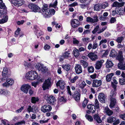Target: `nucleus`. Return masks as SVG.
<instances>
[{
    "label": "nucleus",
    "instance_id": "obj_28",
    "mask_svg": "<svg viewBox=\"0 0 125 125\" xmlns=\"http://www.w3.org/2000/svg\"><path fill=\"white\" fill-rule=\"evenodd\" d=\"M73 53L76 57H78L80 55L78 50L75 48L73 50Z\"/></svg>",
    "mask_w": 125,
    "mask_h": 125
},
{
    "label": "nucleus",
    "instance_id": "obj_6",
    "mask_svg": "<svg viewBox=\"0 0 125 125\" xmlns=\"http://www.w3.org/2000/svg\"><path fill=\"white\" fill-rule=\"evenodd\" d=\"M107 121L109 123H113L114 125H116L119 124L120 123V120L119 119L116 120L115 117L112 116L108 117L107 118Z\"/></svg>",
    "mask_w": 125,
    "mask_h": 125
},
{
    "label": "nucleus",
    "instance_id": "obj_35",
    "mask_svg": "<svg viewBox=\"0 0 125 125\" xmlns=\"http://www.w3.org/2000/svg\"><path fill=\"white\" fill-rule=\"evenodd\" d=\"M80 63L84 68L86 67L88 65L86 61L83 60H81L80 61Z\"/></svg>",
    "mask_w": 125,
    "mask_h": 125
},
{
    "label": "nucleus",
    "instance_id": "obj_29",
    "mask_svg": "<svg viewBox=\"0 0 125 125\" xmlns=\"http://www.w3.org/2000/svg\"><path fill=\"white\" fill-rule=\"evenodd\" d=\"M114 75L113 73H112L109 74L107 75L106 76V80L108 82L110 81L112 79V78L113 76Z\"/></svg>",
    "mask_w": 125,
    "mask_h": 125
},
{
    "label": "nucleus",
    "instance_id": "obj_24",
    "mask_svg": "<svg viewBox=\"0 0 125 125\" xmlns=\"http://www.w3.org/2000/svg\"><path fill=\"white\" fill-rule=\"evenodd\" d=\"M104 112L109 116H111L113 113V111L110 110L108 107H104Z\"/></svg>",
    "mask_w": 125,
    "mask_h": 125
},
{
    "label": "nucleus",
    "instance_id": "obj_31",
    "mask_svg": "<svg viewBox=\"0 0 125 125\" xmlns=\"http://www.w3.org/2000/svg\"><path fill=\"white\" fill-rule=\"evenodd\" d=\"M123 5V3H119L117 2H115L113 3L112 6L118 7L122 6Z\"/></svg>",
    "mask_w": 125,
    "mask_h": 125
},
{
    "label": "nucleus",
    "instance_id": "obj_8",
    "mask_svg": "<svg viewBox=\"0 0 125 125\" xmlns=\"http://www.w3.org/2000/svg\"><path fill=\"white\" fill-rule=\"evenodd\" d=\"M31 88V87L29 84H23L21 87V90L24 93L27 94L28 90Z\"/></svg>",
    "mask_w": 125,
    "mask_h": 125
},
{
    "label": "nucleus",
    "instance_id": "obj_39",
    "mask_svg": "<svg viewBox=\"0 0 125 125\" xmlns=\"http://www.w3.org/2000/svg\"><path fill=\"white\" fill-rule=\"evenodd\" d=\"M94 104L95 106L96 109H98L99 108L100 106L99 102L97 99H95V100Z\"/></svg>",
    "mask_w": 125,
    "mask_h": 125
},
{
    "label": "nucleus",
    "instance_id": "obj_33",
    "mask_svg": "<svg viewBox=\"0 0 125 125\" xmlns=\"http://www.w3.org/2000/svg\"><path fill=\"white\" fill-rule=\"evenodd\" d=\"M39 100V99L38 97H33L31 98V102L32 103L35 104Z\"/></svg>",
    "mask_w": 125,
    "mask_h": 125
},
{
    "label": "nucleus",
    "instance_id": "obj_4",
    "mask_svg": "<svg viewBox=\"0 0 125 125\" xmlns=\"http://www.w3.org/2000/svg\"><path fill=\"white\" fill-rule=\"evenodd\" d=\"M5 80H6V82L3 83L2 84L3 87L8 88L9 86H11L14 83V81L13 79L11 78H7Z\"/></svg>",
    "mask_w": 125,
    "mask_h": 125
},
{
    "label": "nucleus",
    "instance_id": "obj_44",
    "mask_svg": "<svg viewBox=\"0 0 125 125\" xmlns=\"http://www.w3.org/2000/svg\"><path fill=\"white\" fill-rule=\"evenodd\" d=\"M88 102V100L86 98H85L82 103V106L83 108H85L87 105Z\"/></svg>",
    "mask_w": 125,
    "mask_h": 125
},
{
    "label": "nucleus",
    "instance_id": "obj_46",
    "mask_svg": "<svg viewBox=\"0 0 125 125\" xmlns=\"http://www.w3.org/2000/svg\"><path fill=\"white\" fill-rule=\"evenodd\" d=\"M116 52L114 50H112L111 51L110 56L112 57H114L116 55Z\"/></svg>",
    "mask_w": 125,
    "mask_h": 125
},
{
    "label": "nucleus",
    "instance_id": "obj_54",
    "mask_svg": "<svg viewBox=\"0 0 125 125\" xmlns=\"http://www.w3.org/2000/svg\"><path fill=\"white\" fill-rule=\"evenodd\" d=\"M98 46V44L96 42H94L92 45V49H95Z\"/></svg>",
    "mask_w": 125,
    "mask_h": 125
},
{
    "label": "nucleus",
    "instance_id": "obj_17",
    "mask_svg": "<svg viewBox=\"0 0 125 125\" xmlns=\"http://www.w3.org/2000/svg\"><path fill=\"white\" fill-rule=\"evenodd\" d=\"M98 98L99 100L102 103H105L106 99L105 95L102 93H99L98 96Z\"/></svg>",
    "mask_w": 125,
    "mask_h": 125
},
{
    "label": "nucleus",
    "instance_id": "obj_9",
    "mask_svg": "<svg viewBox=\"0 0 125 125\" xmlns=\"http://www.w3.org/2000/svg\"><path fill=\"white\" fill-rule=\"evenodd\" d=\"M51 80V78H49L45 81L42 86V87L44 90H45L48 89V87L50 86L51 84L50 81Z\"/></svg>",
    "mask_w": 125,
    "mask_h": 125
},
{
    "label": "nucleus",
    "instance_id": "obj_21",
    "mask_svg": "<svg viewBox=\"0 0 125 125\" xmlns=\"http://www.w3.org/2000/svg\"><path fill=\"white\" fill-rule=\"evenodd\" d=\"M118 68L120 70H125V62H119L118 64Z\"/></svg>",
    "mask_w": 125,
    "mask_h": 125
},
{
    "label": "nucleus",
    "instance_id": "obj_10",
    "mask_svg": "<svg viewBox=\"0 0 125 125\" xmlns=\"http://www.w3.org/2000/svg\"><path fill=\"white\" fill-rule=\"evenodd\" d=\"M11 2L13 4L17 7L21 6L24 3L23 0H11Z\"/></svg>",
    "mask_w": 125,
    "mask_h": 125
},
{
    "label": "nucleus",
    "instance_id": "obj_18",
    "mask_svg": "<svg viewBox=\"0 0 125 125\" xmlns=\"http://www.w3.org/2000/svg\"><path fill=\"white\" fill-rule=\"evenodd\" d=\"M87 56L92 61H95L98 59V56L97 55L94 53L91 52L89 53Z\"/></svg>",
    "mask_w": 125,
    "mask_h": 125
},
{
    "label": "nucleus",
    "instance_id": "obj_63",
    "mask_svg": "<svg viewBox=\"0 0 125 125\" xmlns=\"http://www.w3.org/2000/svg\"><path fill=\"white\" fill-rule=\"evenodd\" d=\"M50 48V46L46 44L44 47V49L46 50H48Z\"/></svg>",
    "mask_w": 125,
    "mask_h": 125
},
{
    "label": "nucleus",
    "instance_id": "obj_12",
    "mask_svg": "<svg viewBox=\"0 0 125 125\" xmlns=\"http://www.w3.org/2000/svg\"><path fill=\"white\" fill-rule=\"evenodd\" d=\"M93 18L90 17H88L86 18V21L87 22L91 23H94L97 22L98 21V17L96 15H94L93 17Z\"/></svg>",
    "mask_w": 125,
    "mask_h": 125
},
{
    "label": "nucleus",
    "instance_id": "obj_1",
    "mask_svg": "<svg viewBox=\"0 0 125 125\" xmlns=\"http://www.w3.org/2000/svg\"><path fill=\"white\" fill-rule=\"evenodd\" d=\"M38 76L37 72L35 71L31 70L27 72L25 75L26 79L31 80H34Z\"/></svg>",
    "mask_w": 125,
    "mask_h": 125
},
{
    "label": "nucleus",
    "instance_id": "obj_20",
    "mask_svg": "<svg viewBox=\"0 0 125 125\" xmlns=\"http://www.w3.org/2000/svg\"><path fill=\"white\" fill-rule=\"evenodd\" d=\"M75 69L76 73L78 74H80L82 72V70L81 66L79 64H77L76 65Z\"/></svg>",
    "mask_w": 125,
    "mask_h": 125
},
{
    "label": "nucleus",
    "instance_id": "obj_61",
    "mask_svg": "<svg viewBox=\"0 0 125 125\" xmlns=\"http://www.w3.org/2000/svg\"><path fill=\"white\" fill-rule=\"evenodd\" d=\"M73 42L74 44H78L79 43V42L75 38H73Z\"/></svg>",
    "mask_w": 125,
    "mask_h": 125
},
{
    "label": "nucleus",
    "instance_id": "obj_5",
    "mask_svg": "<svg viewBox=\"0 0 125 125\" xmlns=\"http://www.w3.org/2000/svg\"><path fill=\"white\" fill-rule=\"evenodd\" d=\"M45 99L47 102L49 104H51L53 105L54 104L56 101L55 97L52 95H47Z\"/></svg>",
    "mask_w": 125,
    "mask_h": 125
},
{
    "label": "nucleus",
    "instance_id": "obj_48",
    "mask_svg": "<svg viewBox=\"0 0 125 125\" xmlns=\"http://www.w3.org/2000/svg\"><path fill=\"white\" fill-rule=\"evenodd\" d=\"M42 65V64L38 63L36 65L35 67L37 69L40 71V70L41 69V68Z\"/></svg>",
    "mask_w": 125,
    "mask_h": 125
},
{
    "label": "nucleus",
    "instance_id": "obj_15",
    "mask_svg": "<svg viewBox=\"0 0 125 125\" xmlns=\"http://www.w3.org/2000/svg\"><path fill=\"white\" fill-rule=\"evenodd\" d=\"M102 84V81L101 80H94L92 83V86L93 87H97L100 86Z\"/></svg>",
    "mask_w": 125,
    "mask_h": 125
},
{
    "label": "nucleus",
    "instance_id": "obj_13",
    "mask_svg": "<svg viewBox=\"0 0 125 125\" xmlns=\"http://www.w3.org/2000/svg\"><path fill=\"white\" fill-rule=\"evenodd\" d=\"M104 61L103 60L97 61L95 65V68L97 70L100 69L102 67Z\"/></svg>",
    "mask_w": 125,
    "mask_h": 125
},
{
    "label": "nucleus",
    "instance_id": "obj_45",
    "mask_svg": "<svg viewBox=\"0 0 125 125\" xmlns=\"http://www.w3.org/2000/svg\"><path fill=\"white\" fill-rule=\"evenodd\" d=\"M108 5V4L107 2H105L102 3L100 6L101 8L102 9H104L107 7Z\"/></svg>",
    "mask_w": 125,
    "mask_h": 125
},
{
    "label": "nucleus",
    "instance_id": "obj_50",
    "mask_svg": "<svg viewBox=\"0 0 125 125\" xmlns=\"http://www.w3.org/2000/svg\"><path fill=\"white\" fill-rule=\"evenodd\" d=\"M123 39V38L122 37H118L116 41L118 43H121Z\"/></svg>",
    "mask_w": 125,
    "mask_h": 125
},
{
    "label": "nucleus",
    "instance_id": "obj_7",
    "mask_svg": "<svg viewBox=\"0 0 125 125\" xmlns=\"http://www.w3.org/2000/svg\"><path fill=\"white\" fill-rule=\"evenodd\" d=\"M28 7L33 11L35 12H39L40 10V7L35 4H29L28 5Z\"/></svg>",
    "mask_w": 125,
    "mask_h": 125
},
{
    "label": "nucleus",
    "instance_id": "obj_11",
    "mask_svg": "<svg viewBox=\"0 0 125 125\" xmlns=\"http://www.w3.org/2000/svg\"><path fill=\"white\" fill-rule=\"evenodd\" d=\"M52 109V107L48 104L42 106L41 108V111L44 113L50 111Z\"/></svg>",
    "mask_w": 125,
    "mask_h": 125
},
{
    "label": "nucleus",
    "instance_id": "obj_60",
    "mask_svg": "<svg viewBox=\"0 0 125 125\" xmlns=\"http://www.w3.org/2000/svg\"><path fill=\"white\" fill-rule=\"evenodd\" d=\"M33 110L34 113H35L36 112L38 111V108L36 105H33Z\"/></svg>",
    "mask_w": 125,
    "mask_h": 125
},
{
    "label": "nucleus",
    "instance_id": "obj_55",
    "mask_svg": "<svg viewBox=\"0 0 125 125\" xmlns=\"http://www.w3.org/2000/svg\"><path fill=\"white\" fill-rule=\"evenodd\" d=\"M49 13H51V15H54L55 12V11L53 9H50L49 10Z\"/></svg>",
    "mask_w": 125,
    "mask_h": 125
},
{
    "label": "nucleus",
    "instance_id": "obj_16",
    "mask_svg": "<svg viewBox=\"0 0 125 125\" xmlns=\"http://www.w3.org/2000/svg\"><path fill=\"white\" fill-rule=\"evenodd\" d=\"M8 71L7 69L6 68H4L2 74V76L3 77L1 79L2 81H4L6 78H8Z\"/></svg>",
    "mask_w": 125,
    "mask_h": 125
},
{
    "label": "nucleus",
    "instance_id": "obj_59",
    "mask_svg": "<svg viewBox=\"0 0 125 125\" xmlns=\"http://www.w3.org/2000/svg\"><path fill=\"white\" fill-rule=\"evenodd\" d=\"M90 77L92 79H95L97 78V76L96 73H94L93 74L90 75Z\"/></svg>",
    "mask_w": 125,
    "mask_h": 125
},
{
    "label": "nucleus",
    "instance_id": "obj_32",
    "mask_svg": "<svg viewBox=\"0 0 125 125\" xmlns=\"http://www.w3.org/2000/svg\"><path fill=\"white\" fill-rule=\"evenodd\" d=\"M62 67L67 71H68L70 69L71 65L69 64L63 65L62 66Z\"/></svg>",
    "mask_w": 125,
    "mask_h": 125
},
{
    "label": "nucleus",
    "instance_id": "obj_22",
    "mask_svg": "<svg viewBox=\"0 0 125 125\" xmlns=\"http://www.w3.org/2000/svg\"><path fill=\"white\" fill-rule=\"evenodd\" d=\"M107 42V40L106 39H102L100 42L99 46H101V45L102 47L104 48H105L107 47V45L105 44Z\"/></svg>",
    "mask_w": 125,
    "mask_h": 125
},
{
    "label": "nucleus",
    "instance_id": "obj_43",
    "mask_svg": "<svg viewBox=\"0 0 125 125\" xmlns=\"http://www.w3.org/2000/svg\"><path fill=\"white\" fill-rule=\"evenodd\" d=\"M117 59L119 61V62H121L124 61L123 55H118L117 57Z\"/></svg>",
    "mask_w": 125,
    "mask_h": 125
},
{
    "label": "nucleus",
    "instance_id": "obj_36",
    "mask_svg": "<svg viewBox=\"0 0 125 125\" xmlns=\"http://www.w3.org/2000/svg\"><path fill=\"white\" fill-rule=\"evenodd\" d=\"M40 71H41L43 73H45L46 71H49V69L48 68H47L46 67H44L43 65L41 67Z\"/></svg>",
    "mask_w": 125,
    "mask_h": 125
},
{
    "label": "nucleus",
    "instance_id": "obj_19",
    "mask_svg": "<svg viewBox=\"0 0 125 125\" xmlns=\"http://www.w3.org/2000/svg\"><path fill=\"white\" fill-rule=\"evenodd\" d=\"M73 96V98L77 102H78L79 101L80 94L79 92L77 91H75Z\"/></svg>",
    "mask_w": 125,
    "mask_h": 125
},
{
    "label": "nucleus",
    "instance_id": "obj_2",
    "mask_svg": "<svg viewBox=\"0 0 125 125\" xmlns=\"http://www.w3.org/2000/svg\"><path fill=\"white\" fill-rule=\"evenodd\" d=\"M48 7V5L45 4L43 5L42 9V14L45 18H48L51 17V13L49 12Z\"/></svg>",
    "mask_w": 125,
    "mask_h": 125
},
{
    "label": "nucleus",
    "instance_id": "obj_52",
    "mask_svg": "<svg viewBox=\"0 0 125 125\" xmlns=\"http://www.w3.org/2000/svg\"><path fill=\"white\" fill-rule=\"evenodd\" d=\"M78 78V76H75L71 80V82L72 83H74Z\"/></svg>",
    "mask_w": 125,
    "mask_h": 125
},
{
    "label": "nucleus",
    "instance_id": "obj_56",
    "mask_svg": "<svg viewBox=\"0 0 125 125\" xmlns=\"http://www.w3.org/2000/svg\"><path fill=\"white\" fill-rule=\"evenodd\" d=\"M86 84L84 81H83L80 84V88L82 89H83L86 85Z\"/></svg>",
    "mask_w": 125,
    "mask_h": 125
},
{
    "label": "nucleus",
    "instance_id": "obj_27",
    "mask_svg": "<svg viewBox=\"0 0 125 125\" xmlns=\"http://www.w3.org/2000/svg\"><path fill=\"white\" fill-rule=\"evenodd\" d=\"M87 108L90 110L92 113H94L95 110V106L93 105L90 104L87 106Z\"/></svg>",
    "mask_w": 125,
    "mask_h": 125
},
{
    "label": "nucleus",
    "instance_id": "obj_62",
    "mask_svg": "<svg viewBox=\"0 0 125 125\" xmlns=\"http://www.w3.org/2000/svg\"><path fill=\"white\" fill-rule=\"evenodd\" d=\"M123 29L122 26L121 24H119L117 27V29L119 31H121Z\"/></svg>",
    "mask_w": 125,
    "mask_h": 125
},
{
    "label": "nucleus",
    "instance_id": "obj_26",
    "mask_svg": "<svg viewBox=\"0 0 125 125\" xmlns=\"http://www.w3.org/2000/svg\"><path fill=\"white\" fill-rule=\"evenodd\" d=\"M93 118L94 120L98 123H100L102 122L100 117L99 116L98 114L94 115L93 116Z\"/></svg>",
    "mask_w": 125,
    "mask_h": 125
},
{
    "label": "nucleus",
    "instance_id": "obj_40",
    "mask_svg": "<svg viewBox=\"0 0 125 125\" xmlns=\"http://www.w3.org/2000/svg\"><path fill=\"white\" fill-rule=\"evenodd\" d=\"M27 111L29 113H30V112H31L34 113V110H33V106L31 107V106H29L28 107L27 109Z\"/></svg>",
    "mask_w": 125,
    "mask_h": 125
},
{
    "label": "nucleus",
    "instance_id": "obj_14",
    "mask_svg": "<svg viewBox=\"0 0 125 125\" xmlns=\"http://www.w3.org/2000/svg\"><path fill=\"white\" fill-rule=\"evenodd\" d=\"M65 82L62 79L59 80L56 83L57 86H59L62 89H63L65 87Z\"/></svg>",
    "mask_w": 125,
    "mask_h": 125
},
{
    "label": "nucleus",
    "instance_id": "obj_53",
    "mask_svg": "<svg viewBox=\"0 0 125 125\" xmlns=\"http://www.w3.org/2000/svg\"><path fill=\"white\" fill-rule=\"evenodd\" d=\"M100 9V6L99 5L96 4L94 6V10L96 11H99Z\"/></svg>",
    "mask_w": 125,
    "mask_h": 125
},
{
    "label": "nucleus",
    "instance_id": "obj_47",
    "mask_svg": "<svg viewBox=\"0 0 125 125\" xmlns=\"http://www.w3.org/2000/svg\"><path fill=\"white\" fill-rule=\"evenodd\" d=\"M119 82L120 84L124 85L125 84V79L123 78H120Z\"/></svg>",
    "mask_w": 125,
    "mask_h": 125
},
{
    "label": "nucleus",
    "instance_id": "obj_41",
    "mask_svg": "<svg viewBox=\"0 0 125 125\" xmlns=\"http://www.w3.org/2000/svg\"><path fill=\"white\" fill-rule=\"evenodd\" d=\"M8 17L7 16H4L2 19L1 20V23H3L6 22L8 21Z\"/></svg>",
    "mask_w": 125,
    "mask_h": 125
},
{
    "label": "nucleus",
    "instance_id": "obj_57",
    "mask_svg": "<svg viewBox=\"0 0 125 125\" xmlns=\"http://www.w3.org/2000/svg\"><path fill=\"white\" fill-rule=\"evenodd\" d=\"M99 28V27L98 26H96V27L94 29V30L92 31V33L94 34L95 33L98 31Z\"/></svg>",
    "mask_w": 125,
    "mask_h": 125
},
{
    "label": "nucleus",
    "instance_id": "obj_25",
    "mask_svg": "<svg viewBox=\"0 0 125 125\" xmlns=\"http://www.w3.org/2000/svg\"><path fill=\"white\" fill-rule=\"evenodd\" d=\"M24 65L25 69L26 70H31L33 68V67L32 64L30 63H28L27 62L25 61L24 63Z\"/></svg>",
    "mask_w": 125,
    "mask_h": 125
},
{
    "label": "nucleus",
    "instance_id": "obj_23",
    "mask_svg": "<svg viewBox=\"0 0 125 125\" xmlns=\"http://www.w3.org/2000/svg\"><path fill=\"white\" fill-rule=\"evenodd\" d=\"M72 26L74 28L78 26L80 24V22L77 20L74 19L71 22Z\"/></svg>",
    "mask_w": 125,
    "mask_h": 125
},
{
    "label": "nucleus",
    "instance_id": "obj_3",
    "mask_svg": "<svg viewBox=\"0 0 125 125\" xmlns=\"http://www.w3.org/2000/svg\"><path fill=\"white\" fill-rule=\"evenodd\" d=\"M116 95L115 93H112L109 97L110 101V104L109 106L110 108L113 107L116 104V99L115 96Z\"/></svg>",
    "mask_w": 125,
    "mask_h": 125
},
{
    "label": "nucleus",
    "instance_id": "obj_42",
    "mask_svg": "<svg viewBox=\"0 0 125 125\" xmlns=\"http://www.w3.org/2000/svg\"><path fill=\"white\" fill-rule=\"evenodd\" d=\"M87 70L89 73H93L94 71V67L92 66L88 67L87 68Z\"/></svg>",
    "mask_w": 125,
    "mask_h": 125
},
{
    "label": "nucleus",
    "instance_id": "obj_51",
    "mask_svg": "<svg viewBox=\"0 0 125 125\" xmlns=\"http://www.w3.org/2000/svg\"><path fill=\"white\" fill-rule=\"evenodd\" d=\"M21 31L20 29L19 28H18L16 31L15 32V37H17L19 35L20 32Z\"/></svg>",
    "mask_w": 125,
    "mask_h": 125
},
{
    "label": "nucleus",
    "instance_id": "obj_37",
    "mask_svg": "<svg viewBox=\"0 0 125 125\" xmlns=\"http://www.w3.org/2000/svg\"><path fill=\"white\" fill-rule=\"evenodd\" d=\"M85 117L86 119L90 122H92L93 120V117L90 115L86 114L85 116Z\"/></svg>",
    "mask_w": 125,
    "mask_h": 125
},
{
    "label": "nucleus",
    "instance_id": "obj_49",
    "mask_svg": "<svg viewBox=\"0 0 125 125\" xmlns=\"http://www.w3.org/2000/svg\"><path fill=\"white\" fill-rule=\"evenodd\" d=\"M37 37H38V36H41L42 34V32L41 31H39L37 30H36L35 31Z\"/></svg>",
    "mask_w": 125,
    "mask_h": 125
},
{
    "label": "nucleus",
    "instance_id": "obj_34",
    "mask_svg": "<svg viewBox=\"0 0 125 125\" xmlns=\"http://www.w3.org/2000/svg\"><path fill=\"white\" fill-rule=\"evenodd\" d=\"M70 53L68 51H65L63 54L62 56L65 58H67L70 56Z\"/></svg>",
    "mask_w": 125,
    "mask_h": 125
},
{
    "label": "nucleus",
    "instance_id": "obj_38",
    "mask_svg": "<svg viewBox=\"0 0 125 125\" xmlns=\"http://www.w3.org/2000/svg\"><path fill=\"white\" fill-rule=\"evenodd\" d=\"M10 92L7 90L4 89L3 95L6 96H8L10 95Z\"/></svg>",
    "mask_w": 125,
    "mask_h": 125
},
{
    "label": "nucleus",
    "instance_id": "obj_30",
    "mask_svg": "<svg viewBox=\"0 0 125 125\" xmlns=\"http://www.w3.org/2000/svg\"><path fill=\"white\" fill-rule=\"evenodd\" d=\"M106 64V67L107 68L111 67L113 65L112 62L109 60H107Z\"/></svg>",
    "mask_w": 125,
    "mask_h": 125
},
{
    "label": "nucleus",
    "instance_id": "obj_64",
    "mask_svg": "<svg viewBox=\"0 0 125 125\" xmlns=\"http://www.w3.org/2000/svg\"><path fill=\"white\" fill-rule=\"evenodd\" d=\"M119 116L120 118L124 120H125V113L120 114Z\"/></svg>",
    "mask_w": 125,
    "mask_h": 125
},
{
    "label": "nucleus",
    "instance_id": "obj_58",
    "mask_svg": "<svg viewBox=\"0 0 125 125\" xmlns=\"http://www.w3.org/2000/svg\"><path fill=\"white\" fill-rule=\"evenodd\" d=\"M79 52H84L86 50V48L85 47H81L79 48L78 50Z\"/></svg>",
    "mask_w": 125,
    "mask_h": 125
}]
</instances>
